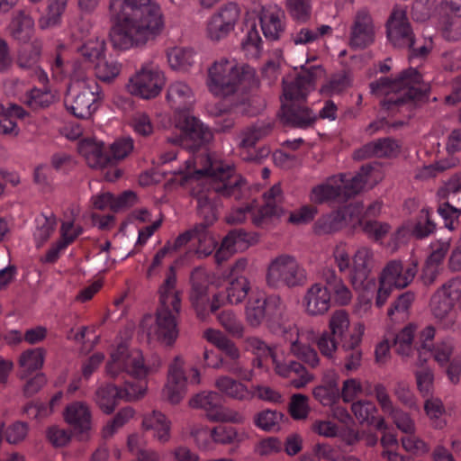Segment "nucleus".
<instances>
[{
	"label": "nucleus",
	"mask_w": 461,
	"mask_h": 461,
	"mask_svg": "<svg viewBox=\"0 0 461 461\" xmlns=\"http://www.w3.org/2000/svg\"><path fill=\"white\" fill-rule=\"evenodd\" d=\"M173 174L181 185H194L193 194L197 199L198 214L205 226L217 220V210L221 206L220 196H233L239 200L247 188L245 179L235 173L232 166L221 161H212L207 154L195 155Z\"/></svg>",
	"instance_id": "1"
},
{
	"label": "nucleus",
	"mask_w": 461,
	"mask_h": 461,
	"mask_svg": "<svg viewBox=\"0 0 461 461\" xmlns=\"http://www.w3.org/2000/svg\"><path fill=\"white\" fill-rule=\"evenodd\" d=\"M110 12L118 17L110 31L111 44L118 50L141 48L165 27L160 6L153 0H111Z\"/></svg>",
	"instance_id": "2"
},
{
	"label": "nucleus",
	"mask_w": 461,
	"mask_h": 461,
	"mask_svg": "<svg viewBox=\"0 0 461 461\" xmlns=\"http://www.w3.org/2000/svg\"><path fill=\"white\" fill-rule=\"evenodd\" d=\"M176 285V277L171 267L158 290L159 305L156 314L145 316L140 323V330L149 342L170 347L178 337L177 316L181 309V299Z\"/></svg>",
	"instance_id": "3"
},
{
	"label": "nucleus",
	"mask_w": 461,
	"mask_h": 461,
	"mask_svg": "<svg viewBox=\"0 0 461 461\" xmlns=\"http://www.w3.org/2000/svg\"><path fill=\"white\" fill-rule=\"evenodd\" d=\"M53 75L61 79L66 74L70 76V83L66 97V106L75 116L82 119L90 118L97 110L103 94L97 82L88 77L77 62L65 63L60 52L58 53L52 67Z\"/></svg>",
	"instance_id": "4"
},
{
	"label": "nucleus",
	"mask_w": 461,
	"mask_h": 461,
	"mask_svg": "<svg viewBox=\"0 0 461 461\" xmlns=\"http://www.w3.org/2000/svg\"><path fill=\"white\" fill-rule=\"evenodd\" d=\"M253 68L234 58L221 57L207 68L206 86L216 97H226L255 83Z\"/></svg>",
	"instance_id": "5"
},
{
	"label": "nucleus",
	"mask_w": 461,
	"mask_h": 461,
	"mask_svg": "<svg viewBox=\"0 0 461 461\" xmlns=\"http://www.w3.org/2000/svg\"><path fill=\"white\" fill-rule=\"evenodd\" d=\"M161 366L162 362L158 357L154 356L146 360L140 349L121 343L110 353L105 373L111 378H117L126 373L142 380L157 373Z\"/></svg>",
	"instance_id": "6"
},
{
	"label": "nucleus",
	"mask_w": 461,
	"mask_h": 461,
	"mask_svg": "<svg viewBox=\"0 0 461 461\" xmlns=\"http://www.w3.org/2000/svg\"><path fill=\"white\" fill-rule=\"evenodd\" d=\"M244 348L256 357H268L272 358L274 370L276 374L284 378H290L293 374L298 377L292 379L290 384L293 387L300 389L304 387L310 382L313 381L314 376L299 362L292 359H286L285 352L278 348H270L265 341L258 337H248L244 340Z\"/></svg>",
	"instance_id": "7"
},
{
	"label": "nucleus",
	"mask_w": 461,
	"mask_h": 461,
	"mask_svg": "<svg viewBox=\"0 0 461 461\" xmlns=\"http://www.w3.org/2000/svg\"><path fill=\"white\" fill-rule=\"evenodd\" d=\"M371 90L375 94L387 96L383 105L390 108L392 104L398 105L408 100L420 99L426 95L428 86L421 84V77L418 71L411 68L397 80L381 78L372 83Z\"/></svg>",
	"instance_id": "8"
},
{
	"label": "nucleus",
	"mask_w": 461,
	"mask_h": 461,
	"mask_svg": "<svg viewBox=\"0 0 461 461\" xmlns=\"http://www.w3.org/2000/svg\"><path fill=\"white\" fill-rule=\"evenodd\" d=\"M167 84L163 68L154 60L143 62L129 77L127 92L143 100L157 98Z\"/></svg>",
	"instance_id": "9"
},
{
	"label": "nucleus",
	"mask_w": 461,
	"mask_h": 461,
	"mask_svg": "<svg viewBox=\"0 0 461 461\" xmlns=\"http://www.w3.org/2000/svg\"><path fill=\"white\" fill-rule=\"evenodd\" d=\"M461 297V279L455 278L438 289L431 298L430 312L438 323L446 330H455L461 325L454 306Z\"/></svg>",
	"instance_id": "10"
},
{
	"label": "nucleus",
	"mask_w": 461,
	"mask_h": 461,
	"mask_svg": "<svg viewBox=\"0 0 461 461\" xmlns=\"http://www.w3.org/2000/svg\"><path fill=\"white\" fill-rule=\"evenodd\" d=\"M306 279V273L297 259L289 254H280L270 260L266 272V283L271 288L294 287Z\"/></svg>",
	"instance_id": "11"
},
{
	"label": "nucleus",
	"mask_w": 461,
	"mask_h": 461,
	"mask_svg": "<svg viewBox=\"0 0 461 461\" xmlns=\"http://www.w3.org/2000/svg\"><path fill=\"white\" fill-rule=\"evenodd\" d=\"M285 305L278 295L267 296L263 291L253 290L246 303L245 319L252 328H258L265 321L281 318Z\"/></svg>",
	"instance_id": "12"
},
{
	"label": "nucleus",
	"mask_w": 461,
	"mask_h": 461,
	"mask_svg": "<svg viewBox=\"0 0 461 461\" xmlns=\"http://www.w3.org/2000/svg\"><path fill=\"white\" fill-rule=\"evenodd\" d=\"M417 273V263L403 267L400 261H391L383 269L379 277V287L375 296V305L384 306L393 288H404L413 280Z\"/></svg>",
	"instance_id": "13"
},
{
	"label": "nucleus",
	"mask_w": 461,
	"mask_h": 461,
	"mask_svg": "<svg viewBox=\"0 0 461 461\" xmlns=\"http://www.w3.org/2000/svg\"><path fill=\"white\" fill-rule=\"evenodd\" d=\"M284 339L289 345L292 355L314 368L321 359L312 344L317 339V331L312 327L289 326L284 330Z\"/></svg>",
	"instance_id": "14"
},
{
	"label": "nucleus",
	"mask_w": 461,
	"mask_h": 461,
	"mask_svg": "<svg viewBox=\"0 0 461 461\" xmlns=\"http://www.w3.org/2000/svg\"><path fill=\"white\" fill-rule=\"evenodd\" d=\"M189 406L205 411L208 420L212 422L242 424L245 416L237 410L223 406L216 392H202L189 400Z\"/></svg>",
	"instance_id": "15"
},
{
	"label": "nucleus",
	"mask_w": 461,
	"mask_h": 461,
	"mask_svg": "<svg viewBox=\"0 0 461 461\" xmlns=\"http://www.w3.org/2000/svg\"><path fill=\"white\" fill-rule=\"evenodd\" d=\"M375 267L374 251L368 247H359L353 253L348 279L355 290H373L375 279L372 276Z\"/></svg>",
	"instance_id": "16"
},
{
	"label": "nucleus",
	"mask_w": 461,
	"mask_h": 461,
	"mask_svg": "<svg viewBox=\"0 0 461 461\" xmlns=\"http://www.w3.org/2000/svg\"><path fill=\"white\" fill-rule=\"evenodd\" d=\"M241 10L234 2L221 5L207 21L206 35L212 41L226 38L240 18Z\"/></svg>",
	"instance_id": "17"
},
{
	"label": "nucleus",
	"mask_w": 461,
	"mask_h": 461,
	"mask_svg": "<svg viewBox=\"0 0 461 461\" xmlns=\"http://www.w3.org/2000/svg\"><path fill=\"white\" fill-rule=\"evenodd\" d=\"M175 123L182 132V142L186 148H198L212 139L211 130L188 113L179 112Z\"/></svg>",
	"instance_id": "18"
},
{
	"label": "nucleus",
	"mask_w": 461,
	"mask_h": 461,
	"mask_svg": "<svg viewBox=\"0 0 461 461\" xmlns=\"http://www.w3.org/2000/svg\"><path fill=\"white\" fill-rule=\"evenodd\" d=\"M386 33L394 48H412L414 45V34L406 11L402 8H395L392 12L386 23Z\"/></svg>",
	"instance_id": "19"
},
{
	"label": "nucleus",
	"mask_w": 461,
	"mask_h": 461,
	"mask_svg": "<svg viewBox=\"0 0 461 461\" xmlns=\"http://www.w3.org/2000/svg\"><path fill=\"white\" fill-rule=\"evenodd\" d=\"M452 243L450 236L434 239L429 245V254L426 259L421 278L425 285H431L440 272Z\"/></svg>",
	"instance_id": "20"
},
{
	"label": "nucleus",
	"mask_w": 461,
	"mask_h": 461,
	"mask_svg": "<svg viewBox=\"0 0 461 461\" xmlns=\"http://www.w3.org/2000/svg\"><path fill=\"white\" fill-rule=\"evenodd\" d=\"M186 390L187 379L184 370V360L180 357H176L169 365L162 396L167 402L176 404L185 397Z\"/></svg>",
	"instance_id": "21"
},
{
	"label": "nucleus",
	"mask_w": 461,
	"mask_h": 461,
	"mask_svg": "<svg viewBox=\"0 0 461 461\" xmlns=\"http://www.w3.org/2000/svg\"><path fill=\"white\" fill-rule=\"evenodd\" d=\"M324 74L321 67H313L306 75H301L295 78L283 79V97L282 105L285 101V88L288 86L294 97L291 100L292 104H302L307 95L314 89L315 81L321 78Z\"/></svg>",
	"instance_id": "22"
},
{
	"label": "nucleus",
	"mask_w": 461,
	"mask_h": 461,
	"mask_svg": "<svg viewBox=\"0 0 461 461\" xmlns=\"http://www.w3.org/2000/svg\"><path fill=\"white\" fill-rule=\"evenodd\" d=\"M363 322L354 323L352 332L343 342L341 348L347 353L344 357L343 371L347 374L357 372L362 366L363 352L358 348L365 334Z\"/></svg>",
	"instance_id": "23"
},
{
	"label": "nucleus",
	"mask_w": 461,
	"mask_h": 461,
	"mask_svg": "<svg viewBox=\"0 0 461 461\" xmlns=\"http://www.w3.org/2000/svg\"><path fill=\"white\" fill-rule=\"evenodd\" d=\"M305 313L312 317L322 316L331 306V295L329 288L321 283L310 285L302 300Z\"/></svg>",
	"instance_id": "24"
},
{
	"label": "nucleus",
	"mask_w": 461,
	"mask_h": 461,
	"mask_svg": "<svg viewBox=\"0 0 461 461\" xmlns=\"http://www.w3.org/2000/svg\"><path fill=\"white\" fill-rule=\"evenodd\" d=\"M294 97V95H293L291 89L287 86L285 88V101L284 105H282V117L284 121L298 128H307L312 125L318 116L303 104H292L291 100Z\"/></svg>",
	"instance_id": "25"
},
{
	"label": "nucleus",
	"mask_w": 461,
	"mask_h": 461,
	"mask_svg": "<svg viewBox=\"0 0 461 461\" xmlns=\"http://www.w3.org/2000/svg\"><path fill=\"white\" fill-rule=\"evenodd\" d=\"M375 29L368 12L357 13L350 30L349 44L353 48L363 49L375 40Z\"/></svg>",
	"instance_id": "26"
},
{
	"label": "nucleus",
	"mask_w": 461,
	"mask_h": 461,
	"mask_svg": "<svg viewBox=\"0 0 461 461\" xmlns=\"http://www.w3.org/2000/svg\"><path fill=\"white\" fill-rule=\"evenodd\" d=\"M285 13L278 5L263 6L259 14V21L264 36L270 41L278 40L285 29Z\"/></svg>",
	"instance_id": "27"
},
{
	"label": "nucleus",
	"mask_w": 461,
	"mask_h": 461,
	"mask_svg": "<svg viewBox=\"0 0 461 461\" xmlns=\"http://www.w3.org/2000/svg\"><path fill=\"white\" fill-rule=\"evenodd\" d=\"M191 291L189 300L198 317L204 318L205 310L210 302L208 295V276L204 269L196 268L191 274Z\"/></svg>",
	"instance_id": "28"
},
{
	"label": "nucleus",
	"mask_w": 461,
	"mask_h": 461,
	"mask_svg": "<svg viewBox=\"0 0 461 461\" xmlns=\"http://www.w3.org/2000/svg\"><path fill=\"white\" fill-rule=\"evenodd\" d=\"M258 237L256 234L247 233L242 230L230 232L221 241V247L217 249L214 257L218 264L226 261L237 250L247 249L249 245L256 243Z\"/></svg>",
	"instance_id": "29"
},
{
	"label": "nucleus",
	"mask_w": 461,
	"mask_h": 461,
	"mask_svg": "<svg viewBox=\"0 0 461 461\" xmlns=\"http://www.w3.org/2000/svg\"><path fill=\"white\" fill-rule=\"evenodd\" d=\"M65 421L77 433L88 434L92 429V411L87 403L73 402L64 410Z\"/></svg>",
	"instance_id": "30"
},
{
	"label": "nucleus",
	"mask_w": 461,
	"mask_h": 461,
	"mask_svg": "<svg viewBox=\"0 0 461 461\" xmlns=\"http://www.w3.org/2000/svg\"><path fill=\"white\" fill-rule=\"evenodd\" d=\"M141 427L151 431L154 439L161 444L167 443L171 438V421L159 411H152L143 415Z\"/></svg>",
	"instance_id": "31"
},
{
	"label": "nucleus",
	"mask_w": 461,
	"mask_h": 461,
	"mask_svg": "<svg viewBox=\"0 0 461 461\" xmlns=\"http://www.w3.org/2000/svg\"><path fill=\"white\" fill-rule=\"evenodd\" d=\"M166 99L173 109L182 111L194 103V94L185 81L176 80L167 86Z\"/></svg>",
	"instance_id": "32"
},
{
	"label": "nucleus",
	"mask_w": 461,
	"mask_h": 461,
	"mask_svg": "<svg viewBox=\"0 0 461 461\" xmlns=\"http://www.w3.org/2000/svg\"><path fill=\"white\" fill-rule=\"evenodd\" d=\"M400 152V145L392 139H383L364 145L354 153L357 159H365L371 157L389 158Z\"/></svg>",
	"instance_id": "33"
},
{
	"label": "nucleus",
	"mask_w": 461,
	"mask_h": 461,
	"mask_svg": "<svg viewBox=\"0 0 461 461\" xmlns=\"http://www.w3.org/2000/svg\"><path fill=\"white\" fill-rule=\"evenodd\" d=\"M78 152L89 167L103 168L112 163V158L103 151V143L94 139L83 140L78 143Z\"/></svg>",
	"instance_id": "34"
},
{
	"label": "nucleus",
	"mask_w": 461,
	"mask_h": 461,
	"mask_svg": "<svg viewBox=\"0 0 461 461\" xmlns=\"http://www.w3.org/2000/svg\"><path fill=\"white\" fill-rule=\"evenodd\" d=\"M214 386L223 395L236 401L250 400L253 396L246 384L229 375L218 376L214 381Z\"/></svg>",
	"instance_id": "35"
},
{
	"label": "nucleus",
	"mask_w": 461,
	"mask_h": 461,
	"mask_svg": "<svg viewBox=\"0 0 461 461\" xmlns=\"http://www.w3.org/2000/svg\"><path fill=\"white\" fill-rule=\"evenodd\" d=\"M342 178L332 176L323 183L314 186L310 194V199L314 203H323L331 200L342 199L339 185Z\"/></svg>",
	"instance_id": "36"
},
{
	"label": "nucleus",
	"mask_w": 461,
	"mask_h": 461,
	"mask_svg": "<svg viewBox=\"0 0 461 461\" xmlns=\"http://www.w3.org/2000/svg\"><path fill=\"white\" fill-rule=\"evenodd\" d=\"M225 355L232 360V363L227 365L226 369L230 374L245 381H250L254 376L252 369L247 368L240 361V350L233 341L229 339L221 348Z\"/></svg>",
	"instance_id": "37"
},
{
	"label": "nucleus",
	"mask_w": 461,
	"mask_h": 461,
	"mask_svg": "<svg viewBox=\"0 0 461 461\" xmlns=\"http://www.w3.org/2000/svg\"><path fill=\"white\" fill-rule=\"evenodd\" d=\"M45 360V351L41 348H30L23 351L18 357L20 375L25 378L41 369Z\"/></svg>",
	"instance_id": "38"
},
{
	"label": "nucleus",
	"mask_w": 461,
	"mask_h": 461,
	"mask_svg": "<svg viewBox=\"0 0 461 461\" xmlns=\"http://www.w3.org/2000/svg\"><path fill=\"white\" fill-rule=\"evenodd\" d=\"M34 32V21L23 11L17 12L12 18L8 26L10 35L19 41H28Z\"/></svg>",
	"instance_id": "39"
},
{
	"label": "nucleus",
	"mask_w": 461,
	"mask_h": 461,
	"mask_svg": "<svg viewBox=\"0 0 461 461\" xmlns=\"http://www.w3.org/2000/svg\"><path fill=\"white\" fill-rule=\"evenodd\" d=\"M119 399H121L120 387L107 384L97 388L94 401L103 412L110 414L114 411Z\"/></svg>",
	"instance_id": "40"
},
{
	"label": "nucleus",
	"mask_w": 461,
	"mask_h": 461,
	"mask_svg": "<svg viewBox=\"0 0 461 461\" xmlns=\"http://www.w3.org/2000/svg\"><path fill=\"white\" fill-rule=\"evenodd\" d=\"M434 229L435 225L429 218L428 210L423 209L420 211V221L415 225H412L411 222L404 223L398 229L395 236L399 240L409 233H412L418 238H424L429 235Z\"/></svg>",
	"instance_id": "41"
},
{
	"label": "nucleus",
	"mask_w": 461,
	"mask_h": 461,
	"mask_svg": "<svg viewBox=\"0 0 461 461\" xmlns=\"http://www.w3.org/2000/svg\"><path fill=\"white\" fill-rule=\"evenodd\" d=\"M314 399L322 406L332 407L339 399V387L337 379L323 380L312 389Z\"/></svg>",
	"instance_id": "42"
},
{
	"label": "nucleus",
	"mask_w": 461,
	"mask_h": 461,
	"mask_svg": "<svg viewBox=\"0 0 461 461\" xmlns=\"http://www.w3.org/2000/svg\"><path fill=\"white\" fill-rule=\"evenodd\" d=\"M208 226L203 223H199L194 226V239L197 240V247L194 254L199 258H206L212 253L217 246V240L208 230Z\"/></svg>",
	"instance_id": "43"
},
{
	"label": "nucleus",
	"mask_w": 461,
	"mask_h": 461,
	"mask_svg": "<svg viewBox=\"0 0 461 461\" xmlns=\"http://www.w3.org/2000/svg\"><path fill=\"white\" fill-rule=\"evenodd\" d=\"M282 212H278L275 206L264 203L258 205L256 202L250 203V218L252 223L259 228H268L273 224L276 218H278Z\"/></svg>",
	"instance_id": "44"
},
{
	"label": "nucleus",
	"mask_w": 461,
	"mask_h": 461,
	"mask_svg": "<svg viewBox=\"0 0 461 461\" xmlns=\"http://www.w3.org/2000/svg\"><path fill=\"white\" fill-rule=\"evenodd\" d=\"M326 282L332 286L335 301L339 305H348L353 298L350 289L336 274L334 269H327L322 274Z\"/></svg>",
	"instance_id": "45"
},
{
	"label": "nucleus",
	"mask_w": 461,
	"mask_h": 461,
	"mask_svg": "<svg viewBox=\"0 0 461 461\" xmlns=\"http://www.w3.org/2000/svg\"><path fill=\"white\" fill-rule=\"evenodd\" d=\"M167 62L173 70L187 71L194 63V52L192 49L175 47L167 51Z\"/></svg>",
	"instance_id": "46"
},
{
	"label": "nucleus",
	"mask_w": 461,
	"mask_h": 461,
	"mask_svg": "<svg viewBox=\"0 0 461 461\" xmlns=\"http://www.w3.org/2000/svg\"><path fill=\"white\" fill-rule=\"evenodd\" d=\"M250 291L252 290L249 280L244 276H237L226 287V301L230 304H240Z\"/></svg>",
	"instance_id": "47"
},
{
	"label": "nucleus",
	"mask_w": 461,
	"mask_h": 461,
	"mask_svg": "<svg viewBox=\"0 0 461 461\" xmlns=\"http://www.w3.org/2000/svg\"><path fill=\"white\" fill-rule=\"evenodd\" d=\"M417 332V325L409 323L396 334L393 344L397 354L410 357L413 352V341Z\"/></svg>",
	"instance_id": "48"
},
{
	"label": "nucleus",
	"mask_w": 461,
	"mask_h": 461,
	"mask_svg": "<svg viewBox=\"0 0 461 461\" xmlns=\"http://www.w3.org/2000/svg\"><path fill=\"white\" fill-rule=\"evenodd\" d=\"M68 0H48L46 12L39 20L41 29L46 30L57 26L60 23Z\"/></svg>",
	"instance_id": "49"
},
{
	"label": "nucleus",
	"mask_w": 461,
	"mask_h": 461,
	"mask_svg": "<svg viewBox=\"0 0 461 461\" xmlns=\"http://www.w3.org/2000/svg\"><path fill=\"white\" fill-rule=\"evenodd\" d=\"M427 361V358L418 359L417 369L414 373L417 388L423 397H429L433 393L434 391V373L431 368L423 366V364Z\"/></svg>",
	"instance_id": "50"
},
{
	"label": "nucleus",
	"mask_w": 461,
	"mask_h": 461,
	"mask_svg": "<svg viewBox=\"0 0 461 461\" xmlns=\"http://www.w3.org/2000/svg\"><path fill=\"white\" fill-rule=\"evenodd\" d=\"M212 435L215 444L231 445L239 444L248 438L245 431H240L234 427L216 426L212 429Z\"/></svg>",
	"instance_id": "51"
},
{
	"label": "nucleus",
	"mask_w": 461,
	"mask_h": 461,
	"mask_svg": "<svg viewBox=\"0 0 461 461\" xmlns=\"http://www.w3.org/2000/svg\"><path fill=\"white\" fill-rule=\"evenodd\" d=\"M284 417L282 412L272 410H263L255 415L254 423L258 429L264 431H278L281 428Z\"/></svg>",
	"instance_id": "52"
},
{
	"label": "nucleus",
	"mask_w": 461,
	"mask_h": 461,
	"mask_svg": "<svg viewBox=\"0 0 461 461\" xmlns=\"http://www.w3.org/2000/svg\"><path fill=\"white\" fill-rule=\"evenodd\" d=\"M22 102L32 110L46 108L55 100L54 95L48 90L33 88L21 97Z\"/></svg>",
	"instance_id": "53"
},
{
	"label": "nucleus",
	"mask_w": 461,
	"mask_h": 461,
	"mask_svg": "<svg viewBox=\"0 0 461 461\" xmlns=\"http://www.w3.org/2000/svg\"><path fill=\"white\" fill-rule=\"evenodd\" d=\"M350 318L344 310H337L332 312L329 319L328 327L330 333L344 341L345 335L350 328Z\"/></svg>",
	"instance_id": "54"
},
{
	"label": "nucleus",
	"mask_w": 461,
	"mask_h": 461,
	"mask_svg": "<svg viewBox=\"0 0 461 461\" xmlns=\"http://www.w3.org/2000/svg\"><path fill=\"white\" fill-rule=\"evenodd\" d=\"M190 436L194 438L196 447L203 451H211L214 448L215 441L212 435V429L203 424H194L190 427Z\"/></svg>",
	"instance_id": "55"
},
{
	"label": "nucleus",
	"mask_w": 461,
	"mask_h": 461,
	"mask_svg": "<svg viewBox=\"0 0 461 461\" xmlns=\"http://www.w3.org/2000/svg\"><path fill=\"white\" fill-rule=\"evenodd\" d=\"M414 300V294L406 292L401 294L389 307L387 315L394 321L404 320L408 315V311Z\"/></svg>",
	"instance_id": "56"
},
{
	"label": "nucleus",
	"mask_w": 461,
	"mask_h": 461,
	"mask_svg": "<svg viewBox=\"0 0 461 461\" xmlns=\"http://www.w3.org/2000/svg\"><path fill=\"white\" fill-rule=\"evenodd\" d=\"M96 77L104 82H111L121 72V64L113 59L103 57L95 66Z\"/></svg>",
	"instance_id": "57"
},
{
	"label": "nucleus",
	"mask_w": 461,
	"mask_h": 461,
	"mask_svg": "<svg viewBox=\"0 0 461 461\" xmlns=\"http://www.w3.org/2000/svg\"><path fill=\"white\" fill-rule=\"evenodd\" d=\"M331 258L340 273L347 272L353 258L350 246L343 241L336 243L331 249Z\"/></svg>",
	"instance_id": "58"
},
{
	"label": "nucleus",
	"mask_w": 461,
	"mask_h": 461,
	"mask_svg": "<svg viewBox=\"0 0 461 461\" xmlns=\"http://www.w3.org/2000/svg\"><path fill=\"white\" fill-rule=\"evenodd\" d=\"M105 41L102 38L88 40L80 49L79 53L90 62H97L104 57Z\"/></svg>",
	"instance_id": "59"
},
{
	"label": "nucleus",
	"mask_w": 461,
	"mask_h": 461,
	"mask_svg": "<svg viewBox=\"0 0 461 461\" xmlns=\"http://www.w3.org/2000/svg\"><path fill=\"white\" fill-rule=\"evenodd\" d=\"M286 6L291 17L298 23H306L312 15L311 0H286Z\"/></svg>",
	"instance_id": "60"
},
{
	"label": "nucleus",
	"mask_w": 461,
	"mask_h": 461,
	"mask_svg": "<svg viewBox=\"0 0 461 461\" xmlns=\"http://www.w3.org/2000/svg\"><path fill=\"white\" fill-rule=\"evenodd\" d=\"M454 342L446 339L436 343L428 352L440 366H444L454 357Z\"/></svg>",
	"instance_id": "61"
},
{
	"label": "nucleus",
	"mask_w": 461,
	"mask_h": 461,
	"mask_svg": "<svg viewBox=\"0 0 461 461\" xmlns=\"http://www.w3.org/2000/svg\"><path fill=\"white\" fill-rule=\"evenodd\" d=\"M41 50V45L38 41L23 46L18 58L20 67L25 68H36L40 60Z\"/></svg>",
	"instance_id": "62"
},
{
	"label": "nucleus",
	"mask_w": 461,
	"mask_h": 461,
	"mask_svg": "<svg viewBox=\"0 0 461 461\" xmlns=\"http://www.w3.org/2000/svg\"><path fill=\"white\" fill-rule=\"evenodd\" d=\"M320 353L328 359H334L339 348V342L335 336L324 330L321 334L317 333V339L314 340Z\"/></svg>",
	"instance_id": "63"
},
{
	"label": "nucleus",
	"mask_w": 461,
	"mask_h": 461,
	"mask_svg": "<svg viewBox=\"0 0 461 461\" xmlns=\"http://www.w3.org/2000/svg\"><path fill=\"white\" fill-rule=\"evenodd\" d=\"M344 227H347V223L346 215L342 210L325 215L318 221L319 230L325 233L336 231Z\"/></svg>",
	"instance_id": "64"
}]
</instances>
